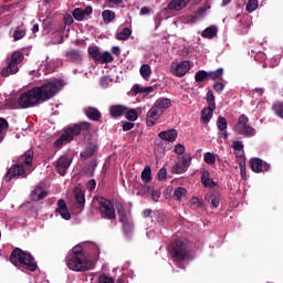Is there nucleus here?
Instances as JSON below:
<instances>
[{
  "label": "nucleus",
  "instance_id": "obj_23",
  "mask_svg": "<svg viewBox=\"0 0 283 283\" xmlns=\"http://www.w3.org/2000/svg\"><path fill=\"white\" fill-rule=\"evenodd\" d=\"M154 106L160 111V114H163V112H165L166 109H169V107H171V99L160 97L155 102Z\"/></svg>",
  "mask_w": 283,
  "mask_h": 283
},
{
  "label": "nucleus",
  "instance_id": "obj_57",
  "mask_svg": "<svg viewBox=\"0 0 283 283\" xmlns=\"http://www.w3.org/2000/svg\"><path fill=\"white\" fill-rule=\"evenodd\" d=\"M150 198L154 202H158L160 199V190H151Z\"/></svg>",
  "mask_w": 283,
  "mask_h": 283
},
{
  "label": "nucleus",
  "instance_id": "obj_52",
  "mask_svg": "<svg viewBox=\"0 0 283 283\" xmlns=\"http://www.w3.org/2000/svg\"><path fill=\"white\" fill-rule=\"evenodd\" d=\"M113 81L114 80L109 75H105V76L101 77V85L104 88L109 87V85H112Z\"/></svg>",
  "mask_w": 283,
  "mask_h": 283
},
{
  "label": "nucleus",
  "instance_id": "obj_56",
  "mask_svg": "<svg viewBox=\"0 0 283 283\" xmlns=\"http://www.w3.org/2000/svg\"><path fill=\"white\" fill-rule=\"evenodd\" d=\"M98 282L99 283H114V279L113 277H109L105 274H102L98 279Z\"/></svg>",
  "mask_w": 283,
  "mask_h": 283
},
{
  "label": "nucleus",
  "instance_id": "obj_22",
  "mask_svg": "<svg viewBox=\"0 0 283 283\" xmlns=\"http://www.w3.org/2000/svg\"><path fill=\"white\" fill-rule=\"evenodd\" d=\"M48 192L43 190L41 187H35V189L30 193V199L33 202H39V200H43L46 198Z\"/></svg>",
  "mask_w": 283,
  "mask_h": 283
},
{
  "label": "nucleus",
  "instance_id": "obj_34",
  "mask_svg": "<svg viewBox=\"0 0 283 283\" xmlns=\"http://www.w3.org/2000/svg\"><path fill=\"white\" fill-rule=\"evenodd\" d=\"M224 74V70L218 69L216 71L208 72V81H218V78H222Z\"/></svg>",
  "mask_w": 283,
  "mask_h": 283
},
{
  "label": "nucleus",
  "instance_id": "obj_63",
  "mask_svg": "<svg viewBox=\"0 0 283 283\" xmlns=\"http://www.w3.org/2000/svg\"><path fill=\"white\" fill-rule=\"evenodd\" d=\"M87 189L90 191H94L96 189V180L94 179H91L88 182H87Z\"/></svg>",
  "mask_w": 283,
  "mask_h": 283
},
{
  "label": "nucleus",
  "instance_id": "obj_64",
  "mask_svg": "<svg viewBox=\"0 0 283 283\" xmlns=\"http://www.w3.org/2000/svg\"><path fill=\"white\" fill-rule=\"evenodd\" d=\"M154 21H155V28H160V23H163V15L157 14Z\"/></svg>",
  "mask_w": 283,
  "mask_h": 283
},
{
  "label": "nucleus",
  "instance_id": "obj_2",
  "mask_svg": "<svg viewBox=\"0 0 283 283\" xmlns=\"http://www.w3.org/2000/svg\"><path fill=\"white\" fill-rule=\"evenodd\" d=\"M95 264L96 262L85 255V253L83 252V247L81 244L75 245L72 249V253L66 256V266L71 271H92Z\"/></svg>",
  "mask_w": 283,
  "mask_h": 283
},
{
  "label": "nucleus",
  "instance_id": "obj_41",
  "mask_svg": "<svg viewBox=\"0 0 283 283\" xmlns=\"http://www.w3.org/2000/svg\"><path fill=\"white\" fill-rule=\"evenodd\" d=\"M217 127L219 132H226L227 127H229V124L227 123V118L219 116L217 119Z\"/></svg>",
  "mask_w": 283,
  "mask_h": 283
},
{
  "label": "nucleus",
  "instance_id": "obj_49",
  "mask_svg": "<svg viewBox=\"0 0 283 283\" xmlns=\"http://www.w3.org/2000/svg\"><path fill=\"white\" fill-rule=\"evenodd\" d=\"M24 56H23V53L21 52H14L12 55H11V59H8L9 61H11L12 63H15L19 65V63H21L23 61Z\"/></svg>",
  "mask_w": 283,
  "mask_h": 283
},
{
  "label": "nucleus",
  "instance_id": "obj_33",
  "mask_svg": "<svg viewBox=\"0 0 283 283\" xmlns=\"http://www.w3.org/2000/svg\"><path fill=\"white\" fill-rule=\"evenodd\" d=\"M104 23H112L116 19V13L112 10H104L102 12Z\"/></svg>",
  "mask_w": 283,
  "mask_h": 283
},
{
  "label": "nucleus",
  "instance_id": "obj_13",
  "mask_svg": "<svg viewBox=\"0 0 283 283\" xmlns=\"http://www.w3.org/2000/svg\"><path fill=\"white\" fill-rule=\"evenodd\" d=\"M75 135H72V133L66 128L61 137L55 140L54 146L55 147H63V145H67V143H71V140H74Z\"/></svg>",
  "mask_w": 283,
  "mask_h": 283
},
{
  "label": "nucleus",
  "instance_id": "obj_36",
  "mask_svg": "<svg viewBox=\"0 0 283 283\" xmlns=\"http://www.w3.org/2000/svg\"><path fill=\"white\" fill-rule=\"evenodd\" d=\"M186 197H187V189L182 187L175 189L174 198L175 200H177V202H181L182 198H186Z\"/></svg>",
  "mask_w": 283,
  "mask_h": 283
},
{
  "label": "nucleus",
  "instance_id": "obj_60",
  "mask_svg": "<svg viewBox=\"0 0 283 283\" xmlns=\"http://www.w3.org/2000/svg\"><path fill=\"white\" fill-rule=\"evenodd\" d=\"M130 129H134V123H132V122H124L123 123V130L124 132H130Z\"/></svg>",
  "mask_w": 283,
  "mask_h": 283
},
{
  "label": "nucleus",
  "instance_id": "obj_28",
  "mask_svg": "<svg viewBox=\"0 0 283 283\" xmlns=\"http://www.w3.org/2000/svg\"><path fill=\"white\" fill-rule=\"evenodd\" d=\"M96 153V145L90 144L84 151L81 153L82 160H87V158H92Z\"/></svg>",
  "mask_w": 283,
  "mask_h": 283
},
{
  "label": "nucleus",
  "instance_id": "obj_11",
  "mask_svg": "<svg viewBox=\"0 0 283 283\" xmlns=\"http://www.w3.org/2000/svg\"><path fill=\"white\" fill-rule=\"evenodd\" d=\"M55 213H59L63 220H70L72 218V214L67 209V203L63 199L57 200V208L55 209Z\"/></svg>",
  "mask_w": 283,
  "mask_h": 283
},
{
  "label": "nucleus",
  "instance_id": "obj_27",
  "mask_svg": "<svg viewBox=\"0 0 283 283\" xmlns=\"http://www.w3.org/2000/svg\"><path fill=\"white\" fill-rule=\"evenodd\" d=\"M12 32V39L13 41H21L28 32V30L23 27H17Z\"/></svg>",
  "mask_w": 283,
  "mask_h": 283
},
{
  "label": "nucleus",
  "instance_id": "obj_29",
  "mask_svg": "<svg viewBox=\"0 0 283 283\" xmlns=\"http://www.w3.org/2000/svg\"><path fill=\"white\" fill-rule=\"evenodd\" d=\"M139 74L144 81H149L151 77V66L149 64H143L139 69Z\"/></svg>",
  "mask_w": 283,
  "mask_h": 283
},
{
  "label": "nucleus",
  "instance_id": "obj_3",
  "mask_svg": "<svg viewBox=\"0 0 283 283\" xmlns=\"http://www.w3.org/2000/svg\"><path fill=\"white\" fill-rule=\"evenodd\" d=\"M10 262L17 269L34 272L39 269L36 261L32 254L21 250L20 248H15L10 254Z\"/></svg>",
  "mask_w": 283,
  "mask_h": 283
},
{
  "label": "nucleus",
  "instance_id": "obj_45",
  "mask_svg": "<svg viewBox=\"0 0 283 283\" xmlns=\"http://www.w3.org/2000/svg\"><path fill=\"white\" fill-rule=\"evenodd\" d=\"M126 118H127V120H130V123L138 120V112H136V109H134V108H132V109L128 108L126 111Z\"/></svg>",
  "mask_w": 283,
  "mask_h": 283
},
{
  "label": "nucleus",
  "instance_id": "obj_14",
  "mask_svg": "<svg viewBox=\"0 0 283 283\" xmlns=\"http://www.w3.org/2000/svg\"><path fill=\"white\" fill-rule=\"evenodd\" d=\"M84 114L90 120H94V123H98V120H101V118H103V114H101V111H98V108L92 107V106L85 108Z\"/></svg>",
  "mask_w": 283,
  "mask_h": 283
},
{
  "label": "nucleus",
  "instance_id": "obj_6",
  "mask_svg": "<svg viewBox=\"0 0 283 283\" xmlns=\"http://www.w3.org/2000/svg\"><path fill=\"white\" fill-rule=\"evenodd\" d=\"M99 212L102 218L116 220V209L114 208V203L105 198L99 199Z\"/></svg>",
  "mask_w": 283,
  "mask_h": 283
},
{
  "label": "nucleus",
  "instance_id": "obj_37",
  "mask_svg": "<svg viewBox=\"0 0 283 283\" xmlns=\"http://www.w3.org/2000/svg\"><path fill=\"white\" fill-rule=\"evenodd\" d=\"M132 36V29L129 28H124L122 32H118L116 35V39L118 41H127Z\"/></svg>",
  "mask_w": 283,
  "mask_h": 283
},
{
  "label": "nucleus",
  "instance_id": "obj_48",
  "mask_svg": "<svg viewBox=\"0 0 283 283\" xmlns=\"http://www.w3.org/2000/svg\"><path fill=\"white\" fill-rule=\"evenodd\" d=\"M207 104H208V107L216 108V95H213V91H208Z\"/></svg>",
  "mask_w": 283,
  "mask_h": 283
},
{
  "label": "nucleus",
  "instance_id": "obj_10",
  "mask_svg": "<svg viewBox=\"0 0 283 283\" xmlns=\"http://www.w3.org/2000/svg\"><path fill=\"white\" fill-rule=\"evenodd\" d=\"M190 165H191L190 155H185V156L178 158V160L172 169H174V171H176V174H185V171H187V169H189Z\"/></svg>",
  "mask_w": 283,
  "mask_h": 283
},
{
  "label": "nucleus",
  "instance_id": "obj_61",
  "mask_svg": "<svg viewBox=\"0 0 283 283\" xmlns=\"http://www.w3.org/2000/svg\"><path fill=\"white\" fill-rule=\"evenodd\" d=\"M223 90H224V85L222 84V82H216L213 84L214 92H222Z\"/></svg>",
  "mask_w": 283,
  "mask_h": 283
},
{
  "label": "nucleus",
  "instance_id": "obj_59",
  "mask_svg": "<svg viewBox=\"0 0 283 283\" xmlns=\"http://www.w3.org/2000/svg\"><path fill=\"white\" fill-rule=\"evenodd\" d=\"M77 126L80 127V134H81V130H87L90 129V127H92V124H90V122H82L80 124H77Z\"/></svg>",
  "mask_w": 283,
  "mask_h": 283
},
{
  "label": "nucleus",
  "instance_id": "obj_17",
  "mask_svg": "<svg viewBox=\"0 0 283 283\" xmlns=\"http://www.w3.org/2000/svg\"><path fill=\"white\" fill-rule=\"evenodd\" d=\"M158 137L161 138V140L174 143V140L178 138V130L177 129L163 130L158 134Z\"/></svg>",
  "mask_w": 283,
  "mask_h": 283
},
{
  "label": "nucleus",
  "instance_id": "obj_12",
  "mask_svg": "<svg viewBox=\"0 0 283 283\" xmlns=\"http://www.w3.org/2000/svg\"><path fill=\"white\" fill-rule=\"evenodd\" d=\"M163 113H160L159 109H157L155 106H153L146 116V123L148 125V127H154V125H156V120H158V118H160V115Z\"/></svg>",
  "mask_w": 283,
  "mask_h": 283
},
{
  "label": "nucleus",
  "instance_id": "obj_43",
  "mask_svg": "<svg viewBox=\"0 0 283 283\" xmlns=\"http://www.w3.org/2000/svg\"><path fill=\"white\" fill-rule=\"evenodd\" d=\"M237 163L240 167L242 180H247V159H240V160H237Z\"/></svg>",
  "mask_w": 283,
  "mask_h": 283
},
{
  "label": "nucleus",
  "instance_id": "obj_42",
  "mask_svg": "<svg viewBox=\"0 0 283 283\" xmlns=\"http://www.w3.org/2000/svg\"><path fill=\"white\" fill-rule=\"evenodd\" d=\"M98 166V164L96 163V160L92 161L90 165H87L86 167H84L83 171L84 174H86L87 176H94V171L96 170V167Z\"/></svg>",
  "mask_w": 283,
  "mask_h": 283
},
{
  "label": "nucleus",
  "instance_id": "obj_55",
  "mask_svg": "<svg viewBox=\"0 0 283 283\" xmlns=\"http://www.w3.org/2000/svg\"><path fill=\"white\" fill-rule=\"evenodd\" d=\"M63 21L65 25H72V23H74V18L72 17V14L66 13L64 14Z\"/></svg>",
  "mask_w": 283,
  "mask_h": 283
},
{
  "label": "nucleus",
  "instance_id": "obj_4",
  "mask_svg": "<svg viewBox=\"0 0 283 283\" xmlns=\"http://www.w3.org/2000/svg\"><path fill=\"white\" fill-rule=\"evenodd\" d=\"M32 160H34V153L32 150H27L23 155L20 156L18 164L13 165L6 174L4 180L6 182H10L12 178H19V176L25 175V167H30L32 165Z\"/></svg>",
  "mask_w": 283,
  "mask_h": 283
},
{
  "label": "nucleus",
  "instance_id": "obj_1",
  "mask_svg": "<svg viewBox=\"0 0 283 283\" xmlns=\"http://www.w3.org/2000/svg\"><path fill=\"white\" fill-rule=\"evenodd\" d=\"M63 90V82L61 80H53L44 83L42 86H35L20 95L18 98V105L20 109H28L30 107H36L41 103L54 98Z\"/></svg>",
  "mask_w": 283,
  "mask_h": 283
},
{
  "label": "nucleus",
  "instance_id": "obj_9",
  "mask_svg": "<svg viewBox=\"0 0 283 283\" xmlns=\"http://www.w3.org/2000/svg\"><path fill=\"white\" fill-rule=\"evenodd\" d=\"M72 165V158L62 155L56 161H55V169L60 176H65L67 174V169H70V166Z\"/></svg>",
  "mask_w": 283,
  "mask_h": 283
},
{
  "label": "nucleus",
  "instance_id": "obj_25",
  "mask_svg": "<svg viewBox=\"0 0 283 283\" xmlns=\"http://www.w3.org/2000/svg\"><path fill=\"white\" fill-rule=\"evenodd\" d=\"M119 220L123 223V231L124 233H129L132 231V223L127 219V214H125V210H118Z\"/></svg>",
  "mask_w": 283,
  "mask_h": 283
},
{
  "label": "nucleus",
  "instance_id": "obj_19",
  "mask_svg": "<svg viewBox=\"0 0 283 283\" xmlns=\"http://www.w3.org/2000/svg\"><path fill=\"white\" fill-rule=\"evenodd\" d=\"M127 109V106L124 105H112L109 107V114L112 118H120V116H123Z\"/></svg>",
  "mask_w": 283,
  "mask_h": 283
},
{
  "label": "nucleus",
  "instance_id": "obj_15",
  "mask_svg": "<svg viewBox=\"0 0 283 283\" xmlns=\"http://www.w3.org/2000/svg\"><path fill=\"white\" fill-rule=\"evenodd\" d=\"M190 1L191 0H171L168 3L167 9L175 10V12H180V10H184V8H187V6H189Z\"/></svg>",
  "mask_w": 283,
  "mask_h": 283
},
{
  "label": "nucleus",
  "instance_id": "obj_39",
  "mask_svg": "<svg viewBox=\"0 0 283 283\" xmlns=\"http://www.w3.org/2000/svg\"><path fill=\"white\" fill-rule=\"evenodd\" d=\"M272 111L275 114V116L283 119V102L273 104Z\"/></svg>",
  "mask_w": 283,
  "mask_h": 283
},
{
  "label": "nucleus",
  "instance_id": "obj_53",
  "mask_svg": "<svg viewBox=\"0 0 283 283\" xmlns=\"http://www.w3.org/2000/svg\"><path fill=\"white\" fill-rule=\"evenodd\" d=\"M66 129H69L73 136H78L81 134V127H78V124L70 125Z\"/></svg>",
  "mask_w": 283,
  "mask_h": 283
},
{
  "label": "nucleus",
  "instance_id": "obj_44",
  "mask_svg": "<svg viewBox=\"0 0 283 283\" xmlns=\"http://www.w3.org/2000/svg\"><path fill=\"white\" fill-rule=\"evenodd\" d=\"M142 179L144 182H151V168L149 166H146L142 171Z\"/></svg>",
  "mask_w": 283,
  "mask_h": 283
},
{
  "label": "nucleus",
  "instance_id": "obj_50",
  "mask_svg": "<svg viewBox=\"0 0 283 283\" xmlns=\"http://www.w3.org/2000/svg\"><path fill=\"white\" fill-rule=\"evenodd\" d=\"M73 18L75 21H83L85 19V14L83 13V10L81 8H75L73 10Z\"/></svg>",
  "mask_w": 283,
  "mask_h": 283
},
{
  "label": "nucleus",
  "instance_id": "obj_21",
  "mask_svg": "<svg viewBox=\"0 0 283 283\" xmlns=\"http://www.w3.org/2000/svg\"><path fill=\"white\" fill-rule=\"evenodd\" d=\"M216 111V108L211 107V106H208V107H205L202 111H201V123L202 125H209V120H211V118H213V112Z\"/></svg>",
  "mask_w": 283,
  "mask_h": 283
},
{
  "label": "nucleus",
  "instance_id": "obj_54",
  "mask_svg": "<svg viewBox=\"0 0 283 283\" xmlns=\"http://www.w3.org/2000/svg\"><path fill=\"white\" fill-rule=\"evenodd\" d=\"M210 205H211V207H213V209H218V207H220V198H218V196H216V195H211L210 196Z\"/></svg>",
  "mask_w": 283,
  "mask_h": 283
},
{
  "label": "nucleus",
  "instance_id": "obj_8",
  "mask_svg": "<svg viewBox=\"0 0 283 283\" xmlns=\"http://www.w3.org/2000/svg\"><path fill=\"white\" fill-rule=\"evenodd\" d=\"M189 70H191V63L189 61H182L180 63L172 62L170 64V72L175 76L182 77L189 72Z\"/></svg>",
  "mask_w": 283,
  "mask_h": 283
},
{
  "label": "nucleus",
  "instance_id": "obj_26",
  "mask_svg": "<svg viewBox=\"0 0 283 283\" xmlns=\"http://www.w3.org/2000/svg\"><path fill=\"white\" fill-rule=\"evenodd\" d=\"M74 197H75V202L77 207L83 208L85 207V192L81 190V188H75L74 189Z\"/></svg>",
  "mask_w": 283,
  "mask_h": 283
},
{
  "label": "nucleus",
  "instance_id": "obj_18",
  "mask_svg": "<svg viewBox=\"0 0 283 283\" xmlns=\"http://www.w3.org/2000/svg\"><path fill=\"white\" fill-rule=\"evenodd\" d=\"M232 149L234 150L237 160H245L244 157V144L240 140L232 143Z\"/></svg>",
  "mask_w": 283,
  "mask_h": 283
},
{
  "label": "nucleus",
  "instance_id": "obj_35",
  "mask_svg": "<svg viewBox=\"0 0 283 283\" xmlns=\"http://www.w3.org/2000/svg\"><path fill=\"white\" fill-rule=\"evenodd\" d=\"M218 34V28L216 27H208L201 34L203 39H213Z\"/></svg>",
  "mask_w": 283,
  "mask_h": 283
},
{
  "label": "nucleus",
  "instance_id": "obj_20",
  "mask_svg": "<svg viewBox=\"0 0 283 283\" xmlns=\"http://www.w3.org/2000/svg\"><path fill=\"white\" fill-rule=\"evenodd\" d=\"M8 66L2 69L1 76H10V74H17L19 72V64L7 60Z\"/></svg>",
  "mask_w": 283,
  "mask_h": 283
},
{
  "label": "nucleus",
  "instance_id": "obj_16",
  "mask_svg": "<svg viewBox=\"0 0 283 283\" xmlns=\"http://www.w3.org/2000/svg\"><path fill=\"white\" fill-rule=\"evenodd\" d=\"M251 169L255 174H261V171H266L269 168L266 164L260 158H252L251 159Z\"/></svg>",
  "mask_w": 283,
  "mask_h": 283
},
{
  "label": "nucleus",
  "instance_id": "obj_58",
  "mask_svg": "<svg viewBox=\"0 0 283 283\" xmlns=\"http://www.w3.org/2000/svg\"><path fill=\"white\" fill-rule=\"evenodd\" d=\"M175 154H178L179 156H182L185 154V146L181 144H177L175 146Z\"/></svg>",
  "mask_w": 283,
  "mask_h": 283
},
{
  "label": "nucleus",
  "instance_id": "obj_31",
  "mask_svg": "<svg viewBox=\"0 0 283 283\" xmlns=\"http://www.w3.org/2000/svg\"><path fill=\"white\" fill-rule=\"evenodd\" d=\"M249 125V117L247 115H241L238 119V124L234 126L235 132H240L241 129H244Z\"/></svg>",
  "mask_w": 283,
  "mask_h": 283
},
{
  "label": "nucleus",
  "instance_id": "obj_38",
  "mask_svg": "<svg viewBox=\"0 0 283 283\" xmlns=\"http://www.w3.org/2000/svg\"><path fill=\"white\" fill-rule=\"evenodd\" d=\"M195 80L197 83L209 81V73L205 70L198 71L195 75Z\"/></svg>",
  "mask_w": 283,
  "mask_h": 283
},
{
  "label": "nucleus",
  "instance_id": "obj_7",
  "mask_svg": "<svg viewBox=\"0 0 283 283\" xmlns=\"http://www.w3.org/2000/svg\"><path fill=\"white\" fill-rule=\"evenodd\" d=\"M88 54L93 61H97L99 63H112L114 61L112 53L107 51L101 53V49H98V46H90Z\"/></svg>",
  "mask_w": 283,
  "mask_h": 283
},
{
  "label": "nucleus",
  "instance_id": "obj_5",
  "mask_svg": "<svg viewBox=\"0 0 283 283\" xmlns=\"http://www.w3.org/2000/svg\"><path fill=\"white\" fill-rule=\"evenodd\" d=\"M171 259L176 263L189 260V249L187 248L186 239H177L171 244Z\"/></svg>",
  "mask_w": 283,
  "mask_h": 283
},
{
  "label": "nucleus",
  "instance_id": "obj_62",
  "mask_svg": "<svg viewBox=\"0 0 283 283\" xmlns=\"http://www.w3.org/2000/svg\"><path fill=\"white\" fill-rule=\"evenodd\" d=\"M165 178H167V169L166 168H161L158 171V180H165Z\"/></svg>",
  "mask_w": 283,
  "mask_h": 283
},
{
  "label": "nucleus",
  "instance_id": "obj_30",
  "mask_svg": "<svg viewBox=\"0 0 283 283\" xmlns=\"http://www.w3.org/2000/svg\"><path fill=\"white\" fill-rule=\"evenodd\" d=\"M237 134L250 138L251 136H255V128L248 124L247 126H243L241 130L237 132Z\"/></svg>",
  "mask_w": 283,
  "mask_h": 283
},
{
  "label": "nucleus",
  "instance_id": "obj_32",
  "mask_svg": "<svg viewBox=\"0 0 283 283\" xmlns=\"http://www.w3.org/2000/svg\"><path fill=\"white\" fill-rule=\"evenodd\" d=\"M201 182L205 187H209V189H213V187H216V181H213L212 178H209V172L202 174Z\"/></svg>",
  "mask_w": 283,
  "mask_h": 283
},
{
  "label": "nucleus",
  "instance_id": "obj_47",
  "mask_svg": "<svg viewBox=\"0 0 283 283\" xmlns=\"http://www.w3.org/2000/svg\"><path fill=\"white\" fill-rule=\"evenodd\" d=\"M203 205L205 202L202 201V199H198V197H192L190 199L191 209H200V207H202Z\"/></svg>",
  "mask_w": 283,
  "mask_h": 283
},
{
  "label": "nucleus",
  "instance_id": "obj_51",
  "mask_svg": "<svg viewBox=\"0 0 283 283\" xmlns=\"http://www.w3.org/2000/svg\"><path fill=\"white\" fill-rule=\"evenodd\" d=\"M258 0H249L245 10L247 12H255V10H258Z\"/></svg>",
  "mask_w": 283,
  "mask_h": 283
},
{
  "label": "nucleus",
  "instance_id": "obj_40",
  "mask_svg": "<svg viewBox=\"0 0 283 283\" xmlns=\"http://www.w3.org/2000/svg\"><path fill=\"white\" fill-rule=\"evenodd\" d=\"M6 129H8V120L0 117V143L6 138Z\"/></svg>",
  "mask_w": 283,
  "mask_h": 283
},
{
  "label": "nucleus",
  "instance_id": "obj_46",
  "mask_svg": "<svg viewBox=\"0 0 283 283\" xmlns=\"http://www.w3.org/2000/svg\"><path fill=\"white\" fill-rule=\"evenodd\" d=\"M203 160L206 165H216V154L213 153H206L203 155Z\"/></svg>",
  "mask_w": 283,
  "mask_h": 283
},
{
  "label": "nucleus",
  "instance_id": "obj_24",
  "mask_svg": "<svg viewBox=\"0 0 283 283\" xmlns=\"http://www.w3.org/2000/svg\"><path fill=\"white\" fill-rule=\"evenodd\" d=\"M65 56L72 63H81V61H83V54L77 50L66 51Z\"/></svg>",
  "mask_w": 283,
  "mask_h": 283
}]
</instances>
